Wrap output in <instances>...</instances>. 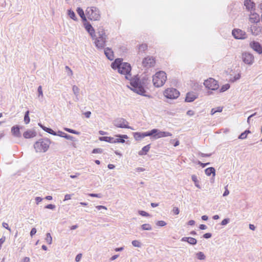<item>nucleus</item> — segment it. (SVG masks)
<instances>
[{"label": "nucleus", "mask_w": 262, "mask_h": 262, "mask_svg": "<svg viewBox=\"0 0 262 262\" xmlns=\"http://www.w3.org/2000/svg\"><path fill=\"white\" fill-rule=\"evenodd\" d=\"M164 96L170 99H174L179 97L180 92L176 89L168 88L163 93Z\"/></svg>", "instance_id": "nucleus-5"}, {"label": "nucleus", "mask_w": 262, "mask_h": 262, "mask_svg": "<svg viewBox=\"0 0 262 262\" xmlns=\"http://www.w3.org/2000/svg\"><path fill=\"white\" fill-rule=\"evenodd\" d=\"M227 185L225 187V191L224 192V193H223V196H227L229 194V190H228V188H227Z\"/></svg>", "instance_id": "nucleus-48"}, {"label": "nucleus", "mask_w": 262, "mask_h": 262, "mask_svg": "<svg viewBox=\"0 0 262 262\" xmlns=\"http://www.w3.org/2000/svg\"><path fill=\"white\" fill-rule=\"evenodd\" d=\"M155 132V131L154 130H151L148 132L143 133L136 132L134 133V137L136 140H139L144 138L145 137L151 136L152 134Z\"/></svg>", "instance_id": "nucleus-12"}, {"label": "nucleus", "mask_w": 262, "mask_h": 262, "mask_svg": "<svg viewBox=\"0 0 262 262\" xmlns=\"http://www.w3.org/2000/svg\"><path fill=\"white\" fill-rule=\"evenodd\" d=\"M46 241L48 244H51L52 243V238L49 233L46 234Z\"/></svg>", "instance_id": "nucleus-33"}, {"label": "nucleus", "mask_w": 262, "mask_h": 262, "mask_svg": "<svg viewBox=\"0 0 262 262\" xmlns=\"http://www.w3.org/2000/svg\"><path fill=\"white\" fill-rule=\"evenodd\" d=\"M151 130H154L155 132L152 134L151 136H153V137L156 138H160L162 137H168V136H171L172 135L171 133L167 132H161L159 131V130L157 129H153Z\"/></svg>", "instance_id": "nucleus-10"}, {"label": "nucleus", "mask_w": 262, "mask_h": 262, "mask_svg": "<svg viewBox=\"0 0 262 262\" xmlns=\"http://www.w3.org/2000/svg\"><path fill=\"white\" fill-rule=\"evenodd\" d=\"M99 36L96 38L95 44L98 48H103L105 44L106 35L103 30L99 32Z\"/></svg>", "instance_id": "nucleus-6"}, {"label": "nucleus", "mask_w": 262, "mask_h": 262, "mask_svg": "<svg viewBox=\"0 0 262 262\" xmlns=\"http://www.w3.org/2000/svg\"><path fill=\"white\" fill-rule=\"evenodd\" d=\"M204 84L207 89L213 91L217 90L219 87L217 81L212 78L205 80Z\"/></svg>", "instance_id": "nucleus-7"}, {"label": "nucleus", "mask_w": 262, "mask_h": 262, "mask_svg": "<svg viewBox=\"0 0 262 262\" xmlns=\"http://www.w3.org/2000/svg\"><path fill=\"white\" fill-rule=\"evenodd\" d=\"M187 114L189 116H192L194 115V112L193 111L189 110L187 111Z\"/></svg>", "instance_id": "nucleus-58"}, {"label": "nucleus", "mask_w": 262, "mask_h": 262, "mask_svg": "<svg viewBox=\"0 0 262 262\" xmlns=\"http://www.w3.org/2000/svg\"><path fill=\"white\" fill-rule=\"evenodd\" d=\"M167 80L165 72L159 71L157 72L152 77V82L155 86L159 88L163 86Z\"/></svg>", "instance_id": "nucleus-3"}, {"label": "nucleus", "mask_w": 262, "mask_h": 262, "mask_svg": "<svg viewBox=\"0 0 262 262\" xmlns=\"http://www.w3.org/2000/svg\"><path fill=\"white\" fill-rule=\"evenodd\" d=\"M66 69L68 71L69 73V74L70 75H73V72L71 70V69L68 67V66H66Z\"/></svg>", "instance_id": "nucleus-55"}, {"label": "nucleus", "mask_w": 262, "mask_h": 262, "mask_svg": "<svg viewBox=\"0 0 262 262\" xmlns=\"http://www.w3.org/2000/svg\"><path fill=\"white\" fill-rule=\"evenodd\" d=\"M84 114L86 118H89L91 115V112L88 111V112H85Z\"/></svg>", "instance_id": "nucleus-56"}, {"label": "nucleus", "mask_w": 262, "mask_h": 262, "mask_svg": "<svg viewBox=\"0 0 262 262\" xmlns=\"http://www.w3.org/2000/svg\"><path fill=\"white\" fill-rule=\"evenodd\" d=\"M228 223V220L227 219H224L222 222V225H225L227 224Z\"/></svg>", "instance_id": "nucleus-60"}, {"label": "nucleus", "mask_w": 262, "mask_h": 262, "mask_svg": "<svg viewBox=\"0 0 262 262\" xmlns=\"http://www.w3.org/2000/svg\"><path fill=\"white\" fill-rule=\"evenodd\" d=\"M89 196L92 197H96V198H101V195L100 194H95V193H90L89 194Z\"/></svg>", "instance_id": "nucleus-45"}, {"label": "nucleus", "mask_w": 262, "mask_h": 262, "mask_svg": "<svg viewBox=\"0 0 262 262\" xmlns=\"http://www.w3.org/2000/svg\"><path fill=\"white\" fill-rule=\"evenodd\" d=\"M101 140L110 143H115V138L113 137H103L101 138Z\"/></svg>", "instance_id": "nucleus-27"}, {"label": "nucleus", "mask_w": 262, "mask_h": 262, "mask_svg": "<svg viewBox=\"0 0 262 262\" xmlns=\"http://www.w3.org/2000/svg\"><path fill=\"white\" fill-rule=\"evenodd\" d=\"M148 151V148H142V149L139 152V155H143L146 154Z\"/></svg>", "instance_id": "nucleus-39"}, {"label": "nucleus", "mask_w": 262, "mask_h": 262, "mask_svg": "<svg viewBox=\"0 0 262 262\" xmlns=\"http://www.w3.org/2000/svg\"><path fill=\"white\" fill-rule=\"evenodd\" d=\"M232 35L236 39H244L246 38L245 32L240 29H234L232 31Z\"/></svg>", "instance_id": "nucleus-11"}, {"label": "nucleus", "mask_w": 262, "mask_h": 262, "mask_svg": "<svg viewBox=\"0 0 262 262\" xmlns=\"http://www.w3.org/2000/svg\"><path fill=\"white\" fill-rule=\"evenodd\" d=\"M207 228L206 226L205 225L202 224L200 226V228L201 230H204L206 229Z\"/></svg>", "instance_id": "nucleus-61"}, {"label": "nucleus", "mask_w": 262, "mask_h": 262, "mask_svg": "<svg viewBox=\"0 0 262 262\" xmlns=\"http://www.w3.org/2000/svg\"><path fill=\"white\" fill-rule=\"evenodd\" d=\"M192 180L194 182L195 184V185L198 187H199V185L196 184V183H198V180H197V178L195 176H192Z\"/></svg>", "instance_id": "nucleus-46"}, {"label": "nucleus", "mask_w": 262, "mask_h": 262, "mask_svg": "<svg viewBox=\"0 0 262 262\" xmlns=\"http://www.w3.org/2000/svg\"><path fill=\"white\" fill-rule=\"evenodd\" d=\"M139 213L141 215L144 216H149V214L144 211H139Z\"/></svg>", "instance_id": "nucleus-42"}, {"label": "nucleus", "mask_w": 262, "mask_h": 262, "mask_svg": "<svg viewBox=\"0 0 262 262\" xmlns=\"http://www.w3.org/2000/svg\"><path fill=\"white\" fill-rule=\"evenodd\" d=\"M112 67L114 69H118V72L124 75L126 79H129L131 78V67L127 62H122V59L120 58L116 59L112 63Z\"/></svg>", "instance_id": "nucleus-1"}, {"label": "nucleus", "mask_w": 262, "mask_h": 262, "mask_svg": "<svg viewBox=\"0 0 262 262\" xmlns=\"http://www.w3.org/2000/svg\"><path fill=\"white\" fill-rule=\"evenodd\" d=\"M205 173L207 176H210L211 174H213V176H215V169L213 167H209L205 169Z\"/></svg>", "instance_id": "nucleus-26"}, {"label": "nucleus", "mask_w": 262, "mask_h": 262, "mask_svg": "<svg viewBox=\"0 0 262 262\" xmlns=\"http://www.w3.org/2000/svg\"><path fill=\"white\" fill-rule=\"evenodd\" d=\"M142 228L145 230H151V226L148 224H145L142 225Z\"/></svg>", "instance_id": "nucleus-36"}, {"label": "nucleus", "mask_w": 262, "mask_h": 262, "mask_svg": "<svg viewBox=\"0 0 262 262\" xmlns=\"http://www.w3.org/2000/svg\"><path fill=\"white\" fill-rule=\"evenodd\" d=\"M68 14L70 18H71L72 19L76 20L77 19V17L76 16V15L74 13V12L72 10H69L68 11Z\"/></svg>", "instance_id": "nucleus-32"}, {"label": "nucleus", "mask_w": 262, "mask_h": 262, "mask_svg": "<svg viewBox=\"0 0 262 262\" xmlns=\"http://www.w3.org/2000/svg\"><path fill=\"white\" fill-rule=\"evenodd\" d=\"M96 208H97L98 209H99V210H100V209H102V208L104 209H105V210H106V209H107V208H106V207H105V206H101V205L97 206H96Z\"/></svg>", "instance_id": "nucleus-59"}, {"label": "nucleus", "mask_w": 262, "mask_h": 262, "mask_svg": "<svg viewBox=\"0 0 262 262\" xmlns=\"http://www.w3.org/2000/svg\"><path fill=\"white\" fill-rule=\"evenodd\" d=\"M23 262H30V258L29 257H26L23 259Z\"/></svg>", "instance_id": "nucleus-63"}, {"label": "nucleus", "mask_w": 262, "mask_h": 262, "mask_svg": "<svg viewBox=\"0 0 262 262\" xmlns=\"http://www.w3.org/2000/svg\"><path fill=\"white\" fill-rule=\"evenodd\" d=\"M11 133L12 135L15 137H20V133L19 131V127H18V126L16 125L13 126L11 128Z\"/></svg>", "instance_id": "nucleus-22"}, {"label": "nucleus", "mask_w": 262, "mask_h": 262, "mask_svg": "<svg viewBox=\"0 0 262 262\" xmlns=\"http://www.w3.org/2000/svg\"><path fill=\"white\" fill-rule=\"evenodd\" d=\"M128 122L123 118H119L115 121V125L119 128H126L134 129L132 127L128 125Z\"/></svg>", "instance_id": "nucleus-8"}, {"label": "nucleus", "mask_w": 262, "mask_h": 262, "mask_svg": "<svg viewBox=\"0 0 262 262\" xmlns=\"http://www.w3.org/2000/svg\"><path fill=\"white\" fill-rule=\"evenodd\" d=\"M166 225V223L163 221H158L157 223V225L159 226H164Z\"/></svg>", "instance_id": "nucleus-43"}, {"label": "nucleus", "mask_w": 262, "mask_h": 262, "mask_svg": "<svg viewBox=\"0 0 262 262\" xmlns=\"http://www.w3.org/2000/svg\"><path fill=\"white\" fill-rule=\"evenodd\" d=\"M197 98V95L193 92H188L186 94L185 101L190 102L193 101Z\"/></svg>", "instance_id": "nucleus-17"}, {"label": "nucleus", "mask_w": 262, "mask_h": 262, "mask_svg": "<svg viewBox=\"0 0 262 262\" xmlns=\"http://www.w3.org/2000/svg\"><path fill=\"white\" fill-rule=\"evenodd\" d=\"M230 88L229 84H226L223 85L221 89V92H225V91L228 90Z\"/></svg>", "instance_id": "nucleus-37"}, {"label": "nucleus", "mask_w": 262, "mask_h": 262, "mask_svg": "<svg viewBox=\"0 0 262 262\" xmlns=\"http://www.w3.org/2000/svg\"><path fill=\"white\" fill-rule=\"evenodd\" d=\"M222 111H223V107H221V106H219V107H217L216 108H212V110L211 111V114L212 115H213L214 114H215L216 113L222 112Z\"/></svg>", "instance_id": "nucleus-28"}, {"label": "nucleus", "mask_w": 262, "mask_h": 262, "mask_svg": "<svg viewBox=\"0 0 262 262\" xmlns=\"http://www.w3.org/2000/svg\"><path fill=\"white\" fill-rule=\"evenodd\" d=\"M71 196H72V195H71V194H66V195L64 196V201H67V200H70V199H71Z\"/></svg>", "instance_id": "nucleus-51"}, {"label": "nucleus", "mask_w": 262, "mask_h": 262, "mask_svg": "<svg viewBox=\"0 0 262 262\" xmlns=\"http://www.w3.org/2000/svg\"><path fill=\"white\" fill-rule=\"evenodd\" d=\"M81 257H82V254H78L76 256V258H75V260L77 261V262H78L80 261V260L81 259Z\"/></svg>", "instance_id": "nucleus-47"}, {"label": "nucleus", "mask_w": 262, "mask_h": 262, "mask_svg": "<svg viewBox=\"0 0 262 262\" xmlns=\"http://www.w3.org/2000/svg\"><path fill=\"white\" fill-rule=\"evenodd\" d=\"M244 6L246 9L249 11H252L255 10V5L253 2L251 0H245Z\"/></svg>", "instance_id": "nucleus-16"}, {"label": "nucleus", "mask_w": 262, "mask_h": 262, "mask_svg": "<svg viewBox=\"0 0 262 262\" xmlns=\"http://www.w3.org/2000/svg\"><path fill=\"white\" fill-rule=\"evenodd\" d=\"M64 130L70 133H72V134H78V133L76 130L69 128H65Z\"/></svg>", "instance_id": "nucleus-40"}, {"label": "nucleus", "mask_w": 262, "mask_h": 262, "mask_svg": "<svg viewBox=\"0 0 262 262\" xmlns=\"http://www.w3.org/2000/svg\"><path fill=\"white\" fill-rule=\"evenodd\" d=\"M117 138H115V143H124V140L123 138L127 139V135H123V136H117Z\"/></svg>", "instance_id": "nucleus-25"}, {"label": "nucleus", "mask_w": 262, "mask_h": 262, "mask_svg": "<svg viewBox=\"0 0 262 262\" xmlns=\"http://www.w3.org/2000/svg\"><path fill=\"white\" fill-rule=\"evenodd\" d=\"M86 15L88 18L91 20H98L100 18L99 11L98 8L95 7L87 8Z\"/></svg>", "instance_id": "nucleus-4"}, {"label": "nucleus", "mask_w": 262, "mask_h": 262, "mask_svg": "<svg viewBox=\"0 0 262 262\" xmlns=\"http://www.w3.org/2000/svg\"><path fill=\"white\" fill-rule=\"evenodd\" d=\"M76 11H77V13L81 17V18L83 19V20L86 21V17L85 16L84 11L82 10V9L79 7V8H77Z\"/></svg>", "instance_id": "nucleus-24"}, {"label": "nucleus", "mask_w": 262, "mask_h": 262, "mask_svg": "<svg viewBox=\"0 0 262 262\" xmlns=\"http://www.w3.org/2000/svg\"><path fill=\"white\" fill-rule=\"evenodd\" d=\"M84 26L85 30L89 33L91 37L94 38L95 36V31L92 25L86 21L84 24Z\"/></svg>", "instance_id": "nucleus-15"}, {"label": "nucleus", "mask_w": 262, "mask_h": 262, "mask_svg": "<svg viewBox=\"0 0 262 262\" xmlns=\"http://www.w3.org/2000/svg\"><path fill=\"white\" fill-rule=\"evenodd\" d=\"M104 53L107 58L111 60H112L114 58V52L112 49L110 48H106L104 51Z\"/></svg>", "instance_id": "nucleus-21"}, {"label": "nucleus", "mask_w": 262, "mask_h": 262, "mask_svg": "<svg viewBox=\"0 0 262 262\" xmlns=\"http://www.w3.org/2000/svg\"><path fill=\"white\" fill-rule=\"evenodd\" d=\"M46 208L54 209L55 208V205L52 204H49L46 206Z\"/></svg>", "instance_id": "nucleus-49"}, {"label": "nucleus", "mask_w": 262, "mask_h": 262, "mask_svg": "<svg viewBox=\"0 0 262 262\" xmlns=\"http://www.w3.org/2000/svg\"><path fill=\"white\" fill-rule=\"evenodd\" d=\"M172 212L174 214L178 215L180 212L179 209L177 207H174L173 208Z\"/></svg>", "instance_id": "nucleus-41"}, {"label": "nucleus", "mask_w": 262, "mask_h": 262, "mask_svg": "<svg viewBox=\"0 0 262 262\" xmlns=\"http://www.w3.org/2000/svg\"><path fill=\"white\" fill-rule=\"evenodd\" d=\"M38 94H39V96H41V97L43 96V93H42V90L41 86H39L38 88Z\"/></svg>", "instance_id": "nucleus-44"}, {"label": "nucleus", "mask_w": 262, "mask_h": 262, "mask_svg": "<svg viewBox=\"0 0 262 262\" xmlns=\"http://www.w3.org/2000/svg\"><path fill=\"white\" fill-rule=\"evenodd\" d=\"M250 133H251V132L250 130H246L239 135L238 138L240 139H245L247 138V135Z\"/></svg>", "instance_id": "nucleus-29"}, {"label": "nucleus", "mask_w": 262, "mask_h": 262, "mask_svg": "<svg viewBox=\"0 0 262 262\" xmlns=\"http://www.w3.org/2000/svg\"><path fill=\"white\" fill-rule=\"evenodd\" d=\"M250 46L254 51L260 54L262 53V47L260 43L256 41H252L250 43Z\"/></svg>", "instance_id": "nucleus-14"}, {"label": "nucleus", "mask_w": 262, "mask_h": 262, "mask_svg": "<svg viewBox=\"0 0 262 262\" xmlns=\"http://www.w3.org/2000/svg\"><path fill=\"white\" fill-rule=\"evenodd\" d=\"M43 129L44 130H45L46 132H47V133H48L50 134H52L53 135H56V133L51 128L45 127H43Z\"/></svg>", "instance_id": "nucleus-34"}, {"label": "nucleus", "mask_w": 262, "mask_h": 262, "mask_svg": "<svg viewBox=\"0 0 262 262\" xmlns=\"http://www.w3.org/2000/svg\"><path fill=\"white\" fill-rule=\"evenodd\" d=\"M182 242H187L189 244L194 245L197 243V241L195 238L191 237H184L181 239Z\"/></svg>", "instance_id": "nucleus-20"}, {"label": "nucleus", "mask_w": 262, "mask_h": 262, "mask_svg": "<svg viewBox=\"0 0 262 262\" xmlns=\"http://www.w3.org/2000/svg\"><path fill=\"white\" fill-rule=\"evenodd\" d=\"M249 20L251 23L258 22L259 20L258 14L256 13H251L249 16Z\"/></svg>", "instance_id": "nucleus-19"}, {"label": "nucleus", "mask_w": 262, "mask_h": 262, "mask_svg": "<svg viewBox=\"0 0 262 262\" xmlns=\"http://www.w3.org/2000/svg\"><path fill=\"white\" fill-rule=\"evenodd\" d=\"M108 168L111 169H113L115 168V165L112 164H110L108 165Z\"/></svg>", "instance_id": "nucleus-64"}, {"label": "nucleus", "mask_w": 262, "mask_h": 262, "mask_svg": "<svg viewBox=\"0 0 262 262\" xmlns=\"http://www.w3.org/2000/svg\"><path fill=\"white\" fill-rule=\"evenodd\" d=\"M155 63L156 61L155 58L149 56L144 58L142 61L143 66L146 68L154 67L155 64Z\"/></svg>", "instance_id": "nucleus-9"}, {"label": "nucleus", "mask_w": 262, "mask_h": 262, "mask_svg": "<svg viewBox=\"0 0 262 262\" xmlns=\"http://www.w3.org/2000/svg\"><path fill=\"white\" fill-rule=\"evenodd\" d=\"M50 142L48 139H41L40 142L36 143L37 146H40L41 147H49L50 146Z\"/></svg>", "instance_id": "nucleus-18"}, {"label": "nucleus", "mask_w": 262, "mask_h": 262, "mask_svg": "<svg viewBox=\"0 0 262 262\" xmlns=\"http://www.w3.org/2000/svg\"><path fill=\"white\" fill-rule=\"evenodd\" d=\"M199 164H200L201 166H202V167H205L207 165L209 164V163H203L200 162H199Z\"/></svg>", "instance_id": "nucleus-62"}, {"label": "nucleus", "mask_w": 262, "mask_h": 262, "mask_svg": "<svg viewBox=\"0 0 262 262\" xmlns=\"http://www.w3.org/2000/svg\"><path fill=\"white\" fill-rule=\"evenodd\" d=\"M3 227L5 228L6 229H7L10 230V228H9L8 224L7 223H3Z\"/></svg>", "instance_id": "nucleus-57"}, {"label": "nucleus", "mask_w": 262, "mask_h": 262, "mask_svg": "<svg viewBox=\"0 0 262 262\" xmlns=\"http://www.w3.org/2000/svg\"><path fill=\"white\" fill-rule=\"evenodd\" d=\"M241 77V75L239 74H237V75H236L235 76V77H234V79L233 80H231L232 82H234V81L237 80V79H239Z\"/></svg>", "instance_id": "nucleus-52"}, {"label": "nucleus", "mask_w": 262, "mask_h": 262, "mask_svg": "<svg viewBox=\"0 0 262 262\" xmlns=\"http://www.w3.org/2000/svg\"><path fill=\"white\" fill-rule=\"evenodd\" d=\"M198 256H199V258L200 259H203L205 258V256L203 254V253L202 252H200L199 254H198Z\"/></svg>", "instance_id": "nucleus-53"}, {"label": "nucleus", "mask_w": 262, "mask_h": 262, "mask_svg": "<svg viewBox=\"0 0 262 262\" xmlns=\"http://www.w3.org/2000/svg\"><path fill=\"white\" fill-rule=\"evenodd\" d=\"M59 136L64 137L67 139H71V137L70 135H68L66 134V133L62 132H59L58 134Z\"/></svg>", "instance_id": "nucleus-35"}, {"label": "nucleus", "mask_w": 262, "mask_h": 262, "mask_svg": "<svg viewBox=\"0 0 262 262\" xmlns=\"http://www.w3.org/2000/svg\"><path fill=\"white\" fill-rule=\"evenodd\" d=\"M24 122L27 124L30 122V117H29V111H28L26 112L25 117H24Z\"/></svg>", "instance_id": "nucleus-31"}, {"label": "nucleus", "mask_w": 262, "mask_h": 262, "mask_svg": "<svg viewBox=\"0 0 262 262\" xmlns=\"http://www.w3.org/2000/svg\"><path fill=\"white\" fill-rule=\"evenodd\" d=\"M131 89L136 93L142 95H146L145 88L146 87V80H143L142 81L137 78H134L130 79Z\"/></svg>", "instance_id": "nucleus-2"}, {"label": "nucleus", "mask_w": 262, "mask_h": 262, "mask_svg": "<svg viewBox=\"0 0 262 262\" xmlns=\"http://www.w3.org/2000/svg\"><path fill=\"white\" fill-rule=\"evenodd\" d=\"M203 236L205 238H209L211 237V234L210 233H206L204 234Z\"/></svg>", "instance_id": "nucleus-54"}, {"label": "nucleus", "mask_w": 262, "mask_h": 262, "mask_svg": "<svg viewBox=\"0 0 262 262\" xmlns=\"http://www.w3.org/2000/svg\"><path fill=\"white\" fill-rule=\"evenodd\" d=\"M132 244L134 246L136 247H140L141 246V244L140 242L137 240H134L132 241Z\"/></svg>", "instance_id": "nucleus-38"}, {"label": "nucleus", "mask_w": 262, "mask_h": 262, "mask_svg": "<svg viewBox=\"0 0 262 262\" xmlns=\"http://www.w3.org/2000/svg\"><path fill=\"white\" fill-rule=\"evenodd\" d=\"M243 61L248 64H251L253 62L254 57L253 56L249 53H244L243 54Z\"/></svg>", "instance_id": "nucleus-13"}, {"label": "nucleus", "mask_w": 262, "mask_h": 262, "mask_svg": "<svg viewBox=\"0 0 262 262\" xmlns=\"http://www.w3.org/2000/svg\"><path fill=\"white\" fill-rule=\"evenodd\" d=\"M23 136L25 138L29 139L34 137L36 136V133L32 130H27L24 132Z\"/></svg>", "instance_id": "nucleus-23"}, {"label": "nucleus", "mask_w": 262, "mask_h": 262, "mask_svg": "<svg viewBox=\"0 0 262 262\" xmlns=\"http://www.w3.org/2000/svg\"><path fill=\"white\" fill-rule=\"evenodd\" d=\"M36 233V229L35 228L32 229L30 232V235L33 236Z\"/></svg>", "instance_id": "nucleus-50"}, {"label": "nucleus", "mask_w": 262, "mask_h": 262, "mask_svg": "<svg viewBox=\"0 0 262 262\" xmlns=\"http://www.w3.org/2000/svg\"><path fill=\"white\" fill-rule=\"evenodd\" d=\"M148 46L146 43H142L139 47V52H143L145 51L147 49Z\"/></svg>", "instance_id": "nucleus-30"}]
</instances>
